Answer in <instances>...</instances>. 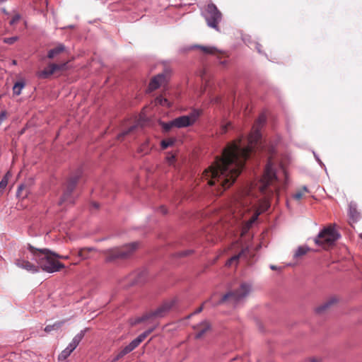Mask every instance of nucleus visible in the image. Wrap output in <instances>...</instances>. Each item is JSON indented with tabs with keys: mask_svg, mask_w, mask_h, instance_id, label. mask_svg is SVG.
<instances>
[{
	"mask_svg": "<svg viewBox=\"0 0 362 362\" xmlns=\"http://www.w3.org/2000/svg\"><path fill=\"white\" fill-rule=\"evenodd\" d=\"M266 120V116L261 115L248 136L247 145L243 144L241 139L229 144L224 148L222 157L216 158L204 172L203 178L210 186L215 187L218 194L228 188L240 175L245 160L260 139L259 128Z\"/></svg>",
	"mask_w": 362,
	"mask_h": 362,
	"instance_id": "nucleus-1",
	"label": "nucleus"
},
{
	"mask_svg": "<svg viewBox=\"0 0 362 362\" xmlns=\"http://www.w3.org/2000/svg\"><path fill=\"white\" fill-rule=\"evenodd\" d=\"M281 187L280 178L273 165L269 161L258 185L259 190L265 197L257 199L254 196L252 189L246 187L234 198L229 211L236 220L252 211L251 217L247 221V226L250 227L262 213L270 207L269 199L274 194L278 196Z\"/></svg>",
	"mask_w": 362,
	"mask_h": 362,
	"instance_id": "nucleus-2",
	"label": "nucleus"
},
{
	"mask_svg": "<svg viewBox=\"0 0 362 362\" xmlns=\"http://www.w3.org/2000/svg\"><path fill=\"white\" fill-rule=\"evenodd\" d=\"M28 249L33 256L39 271L42 269L43 272L47 273H54L59 272L60 269L64 268V264L59 262L55 258V252L49 249H39L36 248L31 245H28Z\"/></svg>",
	"mask_w": 362,
	"mask_h": 362,
	"instance_id": "nucleus-3",
	"label": "nucleus"
},
{
	"mask_svg": "<svg viewBox=\"0 0 362 362\" xmlns=\"http://www.w3.org/2000/svg\"><path fill=\"white\" fill-rule=\"evenodd\" d=\"M339 233L332 226L324 228L314 238L315 243L325 249L333 245L339 238Z\"/></svg>",
	"mask_w": 362,
	"mask_h": 362,
	"instance_id": "nucleus-4",
	"label": "nucleus"
},
{
	"mask_svg": "<svg viewBox=\"0 0 362 362\" xmlns=\"http://www.w3.org/2000/svg\"><path fill=\"white\" fill-rule=\"evenodd\" d=\"M202 16L209 27L220 31L218 24L222 20V13L215 4H209L202 12Z\"/></svg>",
	"mask_w": 362,
	"mask_h": 362,
	"instance_id": "nucleus-5",
	"label": "nucleus"
},
{
	"mask_svg": "<svg viewBox=\"0 0 362 362\" xmlns=\"http://www.w3.org/2000/svg\"><path fill=\"white\" fill-rule=\"evenodd\" d=\"M138 243H132L122 247H115L106 251V262H112L117 259L129 257L137 248Z\"/></svg>",
	"mask_w": 362,
	"mask_h": 362,
	"instance_id": "nucleus-6",
	"label": "nucleus"
},
{
	"mask_svg": "<svg viewBox=\"0 0 362 362\" xmlns=\"http://www.w3.org/2000/svg\"><path fill=\"white\" fill-rule=\"evenodd\" d=\"M251 286L248 284H242L240 288L234 292H228L221 298L219 303L228 300L233 305L235 306L242 302L250 293Z\"/></svg>",
	"mask_w": 362,
	"mask_h": 362,
	"instance_id": "nucleus-7",
	"label": "nucleus"
},
{
	"mask_svg": "<svg viewBox=\"0 0 362 362\" xmlns=\"http://www.w3.org/2000/svg\"><path fill=\"white\" fill-rule=\"evenodd\" d=\"M156 325L148 329L136 338L132 340L128 345L124 347L117 354L116 359H119L134 350L139 344L155 329Z\"/></svg>",
	"mask_w": 362,
	"mask_h": 362,
	"instance_id": "nucleus-8",
	"label": "nucleus"
},
{
	"mask_svg": "<svg viewBox=\"0 0 362 362\" xmlns=\"http://www.w3.org/2000/svg\"><path fill=\"white\" fill-rule=\"evenodd\" d=\"M199 117L197 111H193L187 115H182L173 119V124L177 128H185L193 125Z\"/></svg>",
	"mask_w": 362,
	"mask_h": 362,
	"instance_id": "nucleus-9",
	"label": "nucleus"
},
{
	"mask_svg": "<svg viewBox=\"0 0 362 362\" xmlns=\"http://www.w3.org/2000/svg\"><path fill=\"white\" fill-rule=\"evenodd\" d=\"M172 303H165L159 308H158L155 311L152 312L149 315H145L142 317H139L136 320L135 323H139L142 321H144L150 317H163L172 308Z\"/></svg>",
	"mask_w": 362,
	"mask_h": 362,
	"instance_id": "nucleus-10",
	"label": "nucleus"
},
{
	"mask_svg": "<svg viewBox=\"0 0 362 362\" xmlns=\"http://www.w3.org/2000/svg\"><path fill=\"white\" fill-rule=\"evenodd\" d=\"M77 183V179L73 178L70 180L66 187V191L64 192L60 202L59 204H62L64 202H69V203H74V199L71 197V192H73L74 189L75 188Z\"/></svg>",
	"mask_w": 362,
	"mask_h": 362,
	"instance_id": "nucleus-11",
	"label": "nucleus"
},
{
	"mask_svg": "<svg viewBox=\"0 0 362 362\" xmlns=\"http://www.w3.org/2000/svg\"><path fill=\"white\" fill-rule=\"evenodd\" d=\"M65 64H51L48 67L45 68L44 70L37 71L36 73V76L39 78H47L50 76H52L56 71L61 70L65 66Z\"/></svg>",
	"mask_w": 362,
	"mask_h": 362,
	"instance_id": "nucleus-12",
	"label": "nucleus"
},
{
	"mask_svg": "<svg viewBox=\"0 0 362 362\" xmlns=\"http://www.w3.org/2000/svg\"><path fill=\"white\" fill-rule=\"evenodd\" d=\"M15 264L21 269L26 270L27 272L36 274L39 272V267L33 264L32 262L21 258L16 259L15 260Z\"/></svg>",
	"mask_w": 362,
	"mask_h": 362,
	"instance_id": "nucleus-13",
	"label": "nucleus"
},
{
	"mask_svg": "<svg viewBox=\"0 0 362 362\" xmlns=\"http://www.w3.org/2000/svg\"><path fill=\"white\" fill-rule=\"evenodd\" d=\"M167 82V75L165 74H159L154 76L149 83L148 90L153 91L158 88L160 86Z\"/></svg>",
	"mask_w": 362,
	"mask_h": 362,
	"instance_id": "nucleus-14",
	"label": "nucleus"
},
{
	"mask_svg": "<svg viewBox=\"0 0 362 362\" xmlns=\"http://www.w3.org/2000/svg\"><path fill=\"white\" fill-rule=\"evenodd\" d=\"M349 216L350 224L352 226L356 223L360 218V214L357 211L356 205L354 203H350L349 206Z\"/></svg>",
	"mask_w": 362,
	"mask_h": 362,
	"instance_id": "nucleus-15",
	"label": "nucleus"
},
{
	"mask_svg": "<svg viewBox=\"0 0 362 362\" xmlns=\"http://www.w3.org/2000/svg\"><path fill=\"white\" fill-rule=\"evenodd\" d=\"M86 333V329L81 330L78 334H77L72 339V341L69 344L66 346L68 349H69L71 352H73L76 347L78 346L81 341L83 339Z\"/></svg>",
	"mask_w": 362,
	"mask_h": 362,
	"instance_id": "nucleus-16",
	"label": "nucleus"
},
{
	"mask_svg": "<svg viewBox=\"0 0 362 362\" xmlns=\"http://www.w3.org/2000/svg\"><path fill=\"white\" fill-rule=\"evenodd\" d=\"M66 50V47L63 44H58L57 46L53 49L49 50L47 54V57L49 59H52L54 57L59 55L62 52Z\"/></svg>",
	"mask_w": 362,
	"mask_h": 362,
	"instance_id": "nucleus-17",
	"label": "nucleus"
},
{
	"mask_svg": "<svg viewBox=\"0 0 362 362\" xmlns=\"http://www.w3.org/2000/svg\"><path fill=\"white\" fill-rule=\"evenodd\" d=\"M249 248L245 247L243 249L238 255L231 257L226 262V266H231L234 262L237 263L238 259L246 255L248 252Z\"/></svg>",
	"mask_w": 362,
	"mask_h": 362,
	"instance_id": "nucleus-18",
	"label": "nucleus"
},
{
	"mask_svg": "<svg viewBox=\"0 0 362 362\" xmlns=\"http://www.w3.org/2000/svg\"><path fill=\"white\" fill-rule=\"evenodd\" d=\"M25 86V82L23 79L17 81L13 87V93L14 95H19L21 93L22 90Z\"/></svg>",
	"mask_w": 362,
	"mask_h": 362,
	"instance_id": "nucleus-19",
	"label": "nucleus"
},
{
	"mask_svg": "<svg viewBox=\"0 0 362 362\" xmlns=\"http://www.w3.org/2000/svg\"><path fill=\"white\" fill-rule=\"evenodd\" d=\"M337 300H336L335 298L330 299L329 300L325 302V303H323L320 306L317 307L315 309L316 313H318V314L322 313L325 310H326L327 308H329L331 306V305H332Z\"/></svg>",
	"mask_w": 362,
	"mask_h": 362,
	"instance_id": "nucleus-20",
	"label": "nucleus"
},
{
	"mask_svg": "<svg viewBox=\"0 0 362 362\" xmlns=\"http://www.w3.org/2000/svg\"><path fill=\"white\" fill-rule=\"evenodd\" d=\"M64 321H58L54 323L53 325H47L45 327V332H50L52 330L58 329L64 325Z\"/></svg>",
	"mask_w": 362,
	"mask_h": 362,
	"instance_id": "nucleus-21",
	"label": "nucleus"
},
{
	"mask_svg": "<svg viewBox=\"0 0 362 362\" xmlns=\"http://www.w3.org/2000/svg\"><path fill=\"white\" fill-rule=\"evenodd\" d=\"M151 147L149 146V141L148 140H146L145 142H144L139 148V152L143 155L147 154Z\"/></svg>",
	"mask_w": 362,
	"mask_h": 362,
	"instance_id": "nucleus-22",
	"label": "nucleus"
},
{
	"mask_svg": "<svg viewBox=\"0 0 362 362\" xmlns=\"http://www.w3.org/2000/svg\"><path fill=\"white\" fill-rule=\"evenodd\" d=\"M309 250V247H307V246H300L298 247V249L296 250L295 254H294V257L295 258H298L299 257H301L304 255H305Z\"/></svg>",
	"mask_w": 362,
	"mask_h": 362,
	"instance_id": "nucleus-23",
	"label": "nucleus"
},
{
	"mask_svg": "<svg viewBox=\"0 0 362 362\" xmlns=\"http://www.w3.org/2000/svg\"><path fill=\"white\" fill-rule=\"evenodd\" d=\"M11 176L10 172H7L0 182V192L7 186L8 179Z\"/></svg>",
	"mask_w": 362,
	"mask_h": 362,
	"instance_id": "nucleus-24",
	"label": "nucleus"
},
{
	"mask_svg": "<svg viewBox=\"0 0 362 362\" xmlns=\"http://www.w3.org/2000/svg\"><path fill=\"white\" fill-rule=\"evenodd\" d=\"M175 142V139L173 138H169L167 139H163L160 142V145L163 149H165L168 147L172 146Z\"/></svg>",
	"mask_w": 362,
	"mask_h": 362,
	"instance_id": "nucleus-25",
	"label": "nucleus"
},
{
	"mask_svg": "<svg viewBox=\"0 0 362 362\" xmlns=\"http://www.w3.org/2000/svg\"><path fill=\"white\" fill-rule=\"evenodd\" d=\"M197 48L200 49L205 54H214L215 53L216 49L214 47H206V46H196Z\"/></svg>",
	"mask_w": 362,
	"mask_h": 362,
	"instance_id": "nucleus-26",
	"label": "nucleus"
},
{
	"mask_svg": "<svg viewBox=\"0 0 362 362\" xmlns=\"http://www.w3.org/2000/svg\"><path fill=\"white\" fill-rule=\"evenodd\" d=\"M71 353L72 352L66 347L59 355L58 359L59 361L65 360L71 355Z\"/></svg>",
	"mask_w": 362,
	"mask_h": 362,
	"instance_id": "nucleus-27",
	"label": "nucleus"
},
{
	"mask_svg": "<svg viewBox=\"0 0 362 362\" xmlns=\"http://www.w3.org/2000/svg\"><path fill=\"white\" fill-rule=\"evenodd\" d=\"M204 327L199 331H198L196 334L195 337L197 339L202 337L204 333L209 329V325L206 322H203Z\"/></svg>",
	"mask_w": 362,
	"mask_h": 362,
	"instance_id": "nucleus-28",
	"label": "nucleus"
},
{
	"mask_svg": "<svg viewBox=\"0 0 362 362\" xmlns=\"http://www.w3.org/2000/svg\"><path fill=\"white\" fill-rule=\"evenodd\" d=\"M156 103L163 106H170V103L168 102V100L166 98H164L161 96L157 97L156 98Z\"/></svg>",
	"mask_w": 362,
	"mask_h": 362,
	"instance_id": "nucleus-29",
	"label": "nucleus"
},
{
	"mask_svg": "<svg viewBox=\"0 0 362 362\" xmlns=\"http://www.w3.org/2000/svg\"><path fill=\"white\" fill-rule=\"evenodd\" d=\"M137 124L132 125L128 128V129L123 131L120 134L118 135V139H120L121 137H123L129 133L133 132L137 127Z\"/></svg>",
	"mask_w": 362,
	"mask_h": 362,
	"instance_id": "nucleus-30",
	"label": "nucleus"
},
{
	"mask_svg": "<svg viewBox=\"0 0 362 362\" xmlns=\"http://www.w3.org/2000/svg\"><path fill=\"white\" fill-rule=\"evenodd\" d=\"M161 125L165 131H169L173 127H175L173 119L168 122H163Z\"/></svg>",
	"mask_w": 362,
	"mask_h": 362,
	"instance_id": "nucleus-31",
	"label": "nucleus"
},
{
	"mask_svg": "<svg viewBox=\"0 0 362 362\" xmlns=\"http://www.w3.org/2000/svg\"><path fill=\"white\" fill-rule=\"evenodd\" d=\"M18 40V37L17 36L11 37H6L3 40L4 43L12 45L15 42H16Z\"/></svg>",
	"mask_w": 362,
	"mask_h": 362,
	"instance_id": "nucleus-32",
	"label": "nucleus"
},
{
	"mask_svg": "<svg viewBox=\"0 0 362 362\" xmlns=\"http://www.w3.org/2000/svg\"><path fill=\"white\" fill-rule=\"evenodd\" d=\"M21 18V16L18 13L15 14L10 21V25H13L16 24Z\"/></svg>",
	"mask_w": 362,
	"mask_h": 362,
	"instance_id": "nucleus-33",
	"label": "nucleus"
},
{
	"mask_svg": "<svg viewBox=\"0 0 362 362\" xmlns=\"http://www.w3.org/2000/svg\"><path fill=\"white\" fill-rule=\"evenodd\" d=\"M304 194L302 191L299 190L298 192H296L293 194V198L296 200H300L303 198Z\"/></svg>",
	"mask_w": 362,
	"mask_h": 362,
	"instance_id": "nucleus-34",
	"label": "nucleus"
},
{
	"mask_svg": "<svg viewBox=\"0 0 362 362\" xmlns=\"http://www.w3.org/2000/svg\"><path fill=\"white\" fill-rule=\"evenodd\" d=\"M166 159L169 164H172L175 160V156L172 153H168L166 157Z\"/></svg>",
	"mask_w": 362,
	"mask_h": 362,
	"instance_id": "nucleus-35",
	"label": "nucleus"
},
{
	"mask_svg": "<svg viewBox=\"0 0 362 362\" xmlns=\"http://www.w3.org/2000/svg\"><path fill=\"white\" fill-rule=\"evenodd\" d=\"M6 118V112L2 111L0 113V125L4 122V120Z\"/></svg>",
	"mask_w": 362,
	"mask_h": 362,
	"instance_id": "nucleus-36",
	"label": "nucleus"
},
{
	"mask_svg": "<svg viewBox=\"0 0 362 362\" xmlns=\"http://www.w3.org/2000/svg\"><path fill=\"white\" fill-rule=\"evenodd\" d=\"M55 258L57 259H68L69 257L68 255L64 256V255H59L57 253L55 252Z\"/></svg>",
	"mask_w": 362,
	"mask_h": 362,
	"instance_id": "nucleus-37",
	"label": "nucleus"
},
{
	"mask_svg": "<svg viewBox=\"0 0 362 362\" xmlns=\"http://www.w3.org/2000/svg\"><path fill=\"white\" fill-rule=\"evenodd\" d=\"M24 187H24V185H21L18 187V190H17V192H16V194H17V196H18V197H21V191L24 189Z\"/></svg>",
	"mask_w": 362,
	"mask_h": 362,
	"instance_id": "nucleus-38",
	"label": "nucleus"
},
{
	"mask_svg": "<svg viewBox=\"0 0 362 362\" xmlns=\"http://www.w3.org/2000/svg\"><path fill=\"white\" fill-rule=\"evenodd\" d=\"M192 252V250H185L181 253H180V256H186V255H188L189 254H190Z\"/></svg>",
	"mask_w": 362,
	"mask_h": 362,
	"instance_id": "nucleus-39",
	"label": "nucleus"
},
{
	"mask_svg": "<svg viewBox=\"0 0 362 362\" xmlns=\"http://www.w3.org/2000/svg\"><path fill=\"white\" fill-rule=\"evenodd\" d=\"M228 125H230V123H228V124H227L226 125H224V126H223V127H222V130H221V132H222V133H225V132H226V130H227V126H228Z\"/></svg>",
	"mask_w": 362,
	"mask_h": 362,
	"instance_id": "nucleus-40",
	"label": "nucleus"
},
{
	"mask_svg": "<svg viewBox=\"0 0 362 362\" xmlns=\"http://www.w3.org/2000/svg\"><path fill=\"white\" fill-rule=\"evenodd\" d=\"M300 191H302L303 192V194H305V192H308V189L306 186H303L302 187V189H300Z\"/></svg>",
	"mask_w": 362,
	"mask_h": 362,
	"instance_id": "nucleus-41",
	"label": "nucleus"
},
{
	"mask_svg": "<svg viewBox=\"0 0 362 362\" xmlns=\"http://www.w3.org/2000/svg\"><path fill=\"white\" fill-rule=\"evenodd\" d=\"M203 310V306L199 307L195 312L194 314L199 313Z\"/></svg>",
	"mask_w": 362,
	"mask_h": 362,
	"instance_id": "nucleus-42",
	"label": "nucleus"
},
{
	"mask_svg": "<svg viewBox=\"0 0 362 362\" xmlns=\"http://www.w3.org/2000/svg\"><path fill=\"white\" fill-rule=\"evenodd\" d=\"M93 206L95 207V209H98L99 207V205L97 203H93Z\"/></svg>",
	"mask_w": 362,
	"mask_h": 362,
	"instance_id": "nucleus-43",
	"label": "nucleus"
},
{
	"mask_svg": "<svg viewBox=\"0 0 362 362\" xmlns=\"http://www.w3.org/2000/svg\"><path fill=\"white\" fill-rule=\"evenodd\" d=\"M161 211H162L163 214H165L166 213V210L164 209L163 206L161 207Z\"/></svg>",
	"mask_w": 362,
	"mask_h": 362,
	"instance_id": "nucleus-44",
	"label": "nucleus"
},
{
	"mask_svg": "<svg viewBox=\"0 0 362 362\" xmlns=\"http://www.w3.org/2000/svg\"><path fill=\"white\" fill-rule=\"evenodd\" d=\"M270 268H271L272 269H273V270L276 269V267L275 266H274V265H271V266H270Z\"/></svg>",
	"mask_w": 362,
	"mask_h": 362,
	"instance_id": "nucleus-45",
	"label": "nucleus"
},
{
	"mask_svg": "<svg viewBox=\"0 0 362 362\" xmlns=\"http://www.w3.org/2000/svg\"><path fill=\"white\" fill-rule=\"evenodd\" d=\"M12 64H13V65H16V64H17V62H16V60H13Z\"/></svg>",
	"mask_w": 362,
	"mask_h": 362,
	"instance_id": "nucleus-46",
	"label": "nucleus"
},
{
	"mask_svg": "<svg viewBox=\"0 0 362 362\" xmlns=\"http://www.w3.org/2000/svg\"><path fill=\"white\" fill-rule=\"evenodd\" d=\"M310 362H317L315 359H313L310 361Z\"/></svg>",
	"mask_w": 362,
	"mask_h": 362,
	"instance_id": "nucleus-47",
	"label": "nucleus"
},
{
	"mask_svg": "<svg viewBox=\"0 0 362 362\" xmlns=\"http://www.w3.org/2000/svg\"><path fill=\"white\" fill-rule=\"evenodd\" d=\"M259 45H257V48L258 51H259V52H260V50H259Z\"/></svg>",
	"mask_w": 362,
	"mask_h": 362,
	"instance_id": "nucleus-48",
	"label": "nucleus"
},
{
	"mask_svg": "<svg viewBox=\"0 0 362 362\" xmlns=\"http://www.w3.org/2000/svg\"><path fill=\"white\" fill-rule=\"evenodd\" d=\"M6 0H0V3H2V2H4L6 1Z\"/></svg>",
	"mask_w": 362,
	"mask_h": 362,
	"instance_id": "nucleus-49",
	"label": "nucleus"
},
{
	"mask_svg": "<svg viewBox=\"0 0 362 362\" xmlns=\"http://www.w3.org/2000/svg\"><path fill=\"white\" fill-rule=\"evenodd\" d=\"M87 250H88V251H91V250H93V248H88Z\"/></svg>",
	"mask_w": 362,
	"mask_h": 362,
	"instance_id": "nucleus-50",
	"label": "nucleus"
},
{
	"mask_svg": "<svg viewBox=\"0 0 362 362\" xmlns=\"http://www.w3.org/2000/svg\"><path fill=\"white\" fill-rule=\"evenodd\" d=\"M359 237L362 239V233L359 234Z\"/></svg>",
	"mask_w": 362,
	"mask_h": 362,
	"instance_id": "nucleus-51",
	"label": "nucleus"
}]
</instances>
